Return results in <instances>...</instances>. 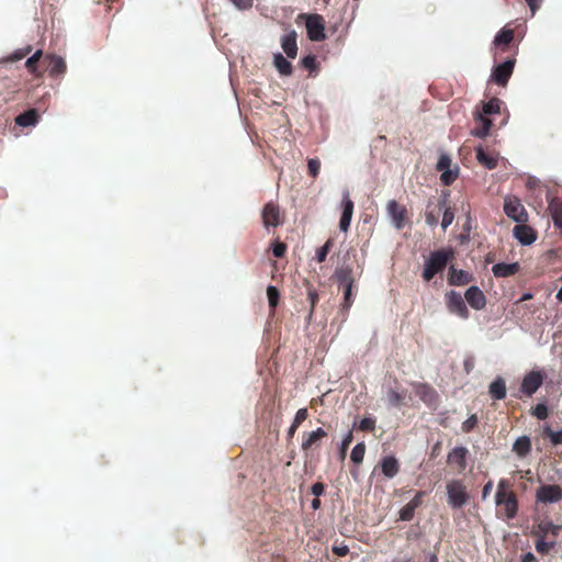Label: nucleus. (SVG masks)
Listing matches in <instances>:
<instances>
[{
	"label": "nucleus",
	"mask_w": 562,
	"mask_h": 562,
	"mask_svg": "<svg viewBox=\"0 0 562 562\" xmlns=\"http://www.w3.org/2000/svg\"><path fill=\"white\" fill-rule=\"evenodd\" d=\"M515 63V58H508L504 63L496 65L493 68L491 80L501 87H506L513 75Z\"/></svg>",
	"instance_id": "nucleus-8"
},
{
	"label": "nucleus",
	"mask_w": 562,
	"mask_h": 562,
	"mask_svg": "<svg viewBox=\"0 0 562 562\" xmlns=\"http://www.w3.org/2000/svg\"><path fill=\"white\" fill-rule=\"evenodd\" d=\"M412 385L416 396H418L422 402H424L428 407L437 408L439 395L431 385L420 382L413 383Z\"/></svg>",
	"instance_id": "nucleus-9"
},
{
	"label": "nucleus",
	"mask_w": 562,
	"mask_h": 562,
	"mask_svg": "<svg viewBox=\"0 0 562 562\" xmlns=\"http://www.w3.org/2000/svg\"><path fill=\"white\" fill-rule=\"evenodd\" d=\"M477 425V417L476 415H471L467 420H464L462 423V431L468 434L470 432L472 429H474Z\"/></svg>",
	"instance_id": "nucleus-49"
},
{
	"label": "nucleus",
	"mask_w": 562,
	"mask_h": 562,
	"mask_svg": "<svg viewBox=\"0 0 562 562\" xmlns=\"http://www.w3.org/2000/svg\"><path fill=\"white\" fill-rule=\"evenodd\" d=\"M325 437H327V432L323 428L303 432L301 445L302 450L304 452H308L312 448L318 447Z\"/></svg>",
	"instance_id": "nucleus-19"
},
{
	"label": "nucleus",
	"mask_w": 562,
	"mask_h": 562,
	"mask_svg": "<svg viewBox=\"0 0 562 562\" xmlns=\"http://www.w3.org/2000/svg\"><path fill=\"white\" fill-rule=\"evenodd\" d=\"M543 436L548 437L553 446L562 445V429L554 431L550 427H544Z\"/></svg>",
	"instance_id": "nucleus-42"
},
{
	"label": "nucleus",
	"mask_w": 562,
	"mask_h": 562,
	"mask_svg": "<svg viewBox=\"0 0 562 562\" xmlns=\"http://www.w3.org/2000/svg\"><path fill=\"white\" fill-rule=\"evenodd\" d=\"M231 1L239 10H248L254 4V0H231Z\"/></svg>",
	"instance_id": "nucleus-56"
},
{
	"label": "nucleus",
	"mask_w": 562,
	"mask_h": 562,
	"mask_svg": "<svg viewBox=\"0 0 562 562\" xmlns=\"http://www.w3.org/2000/svg\"><path fill=\"white\" fill-rule=\"evenodd\" d=\"M425 491H418L415 496L400 510V519L403 521H411L414 518L415 510L422 506L424 497L426 496Z\"/></svg>",
	"instance_id": "nucleus-15"
},
{
	"label": "nucleus",
	"mask_w": 562,
	"mask_h": 562,
	"mask_svg": "<svg viewBox=\"0 0 562 562\" xmlns=\"http://www.w3.org/2000/svg\"><path fill=\"white\" fill-rule=\"evenodd\" d=\"M333 552L338 557H345L349 553V547L345 543L333 547Z\"/></svg>",
	"instance_id": "nucleus-57"
},
{
	"label": "nucleus",
	"mask_w": 562,
	"mask_h": 562,
	"mask_svg": "<svg viewBox=\"0 0 562 562\" xmlns=\"http://www.w3.org/2000/svg\"><path fill=\"white\" fill-rule=\"evenodd\" d=\"M493 488V482L492 481H488L484 486H483V490H482V498L485 499L491 491Z\"/></svg>",
	"instance_id": "nucleus-60"
},
{
	"label": "nucleus",
	"mask_w": 562,
	"mask_h": 562,
	"mask_svg": "<svg viewBox=\"0 0 562 562\" xmlns=\"http://www.w3.org/2000/svg\"><path fill=\"white\" fill-rule=\"evenodd\" d=\"M334 278L338 282L339 288L342 289L344 299L341 302L340 310L341 313H344V315L347 316L355 301L352 290L353 288L357 289L353 268L349 265H342L340 267H337L334 272Z\"/></svg>",
	"instance_id": "nucleus-1"
},
{
	"label": "nucleus",
	"mask_w": 562,
	"mask_h": 562,
	"mask_svg": "<svg viewBox=\"0 0 562 562\" xmlns=\"http://www.w3.org/2000/svg\"><path fill=\"white\" fill-rule=\"evenodd\" d=\"M532 414L540 420H543L548 417V407L546 404L539 403L533 408Z\"/></svg>",
	"instance_id": "nucleus-51"
},
{
	"label": "nucleus",
	"mask_w": 562,
	"mask_h": 562,
	"mask_svg": "<svg viewBox=\"0 0 562 562\" xmlns=\"http://www.w3.org/2000/svg\"><path fill=\"white\" fill-rule=\"evenodd\" d=\"M446 196L438 200L429 199L425 211V221L427 225L435 227L439 222V215L445 209Z\"/></svg>",
	"instance_id": "nucleus-12"
},
{
	"label": "nucleus",
	"mask_w": 562,
	"mask_h": 562,
	"mask_svg": "<svg viewBox=\"0 0 562 562\" xmlns=\"http://www.w3.org/2000/svg\"><path fill=\"white\" fill-rule=\"evenodd\" d=\"M353 436L352 431H349L342 439L341 446H340V457L344 459L346 457V451L349 448L350 443L352 442Z\"/></svg>",
	"instance_id": "nucleus-53"
},
{
	"label": "nucleus",
	"mask_w": 562,
	"mask_h": 562,
	"mask_svg": "<svg viewBox=\"0 0 562 562\" xmlns=\"http://www.w3.org/2000/svg\"><path fill=\"white\" fill-rule=\"evenodd\" d=\"M448 280L451 285L460 286V285L469 284L473 280V277L468 271L458 270V269L451 267Z\"/></svg>",
	"instance_id": "nucleus-29"
},
{
	"label": "nucleus",
	"mask_w": 562,
	"mask_h": 562,
	"mask_svg": "<svg viewBox=\"0 0 562 562\" xmlns=\"http://www.w3.org/2000/svg\"><path fill=\"white\" fill-rule=\"evenodd\" d=\"M312 508L314 510H317L321 508V501L318 497H315L313 501H312Z\"/></svg>",
	"instance_id": "nucleus-64"
},
{
	"label": "nucleus",
	"mask_w": 562,
	"mask_h": 562,
	"mask_svg": "<svg viewBox=\"0 0 562 562\" xmlns=\"http://www.w3.org/2000/svg\"><path fill=\"white\" fill-rule=\"evenodd\" d=\"M488 393L494 400H503L506 397V383L502 376H497L488 386Z\"/></svg>",
	"instance_id": "nucleus-30"
},
{
	"label": "nucleus",
	"mask_w": 562,
	"mask_h": 562,
	"mask_svg": "<svg viewBox=\"0 0 562 562\" xmlns=\"http://www.w3.org/2000/svg\"><path fill=\"white\" fill-rule=\"evenodd\" d=\"M272 252L274 257L282 258L286 252V245L281 241H274L272 244Z\"/></svg>",
	"instance_id": "nucleus-52"
},
{
	"label": "nucleus",
	"mask_w": 562,
	"mask_h": 562,
	"mask_svg": "<svg viewBox=\"0 0 562 562\" xmlns=\"http://www.w3.org/2000/svg\"><path fill=\"white\" fill-rule=\"evenodd\" d=\"M464 299L476 311L483 310L486 305V296L476 285H472L465 291Z\"/></svg>",
	"instance_id": "nucleus-18"
},
{
	"label": "nucleus",
	"mask_w": 562,
	"mask_h": 562,
	"mask_svg": "<svg viewBox=\"0 0 562 562\" xmlns=\"http://www.w3.org/2000/svg\"><path fill=\"white\" fill-rule=\"evenodd\" d=\"M341 206H342V213H341V217L339 221V228L341 232H347L350 226V222H351L352 214H353V206H355L353 201L349 196L348 190H346L342 194Z\"/></svg>",
	"instance_id": "nucleus-16"
},
{
	"label": "nucleus",
	"mask_w": 562,
	"mask_h": 562,
	"mask_svg": "<svg viewBox=\"0 0 562 562\" xmlns=\"http://www.w3.org/2000/svg\"><path fill=\"white\" fill-rule=\"evenodd\" d=\"M476 159L480 165L484 166L488 170H493L498 165V157L492 153L485 151L482 147L475 149Z\"/></svg>",
	"instance_id": "nucleus-27"
},
{
	"label": "nucleus",
	"mask_w": 562,
	"mask_h": 562,
	"mask_svg": "<svg viewBox=\"0 0 562 562\" xmlns=\"http://www.w3.org/2000/svg\"><path fill=\"white\" fill-rule=\"evenodd\" d=\"M520 270V265L518 262L513 263H496L492 267V272L496 278H507L516 274Z\"/></svg>",
	"instance_id": "nucleus-25"
},
{
	"label": "nucleus",
	"mask_w": 562,
	"mask_h": 562,
	"mask_svg": "<svg viewBox=\"0 0 562 562\" xmlns=\"http://www.w3.org/2000/svg\"><path fill=\"white\" fill-rule=\"evenodd\" d=\"M40 114L36 109H30L15 117V124L22 127L35 126L38 123Z\"/></svg>",
	"instance_id": "nucleus-28"
},
{
	"label": "nucleus",
	"mask_w": 562,
	"mask_h": 562,
	"mask_svg": "<svg viewBox=\"0 0 562 562\" xmlns=\"http://www.w3.org/2000/svg\"><path fill=\"white\" fill-rule=\"evenodd\" d=\"M267 297L270 308H276L279 304L280 299L279 290L274 285H269L267 288Z\"/></svg>",
	"instance_id": "nucleus-43"
},
{
	"label": "nucleus",
	"mask_w": 562,
	"mask_h": 562,
	"mask_svg": "<svg viewBox=\"0 0 562 562\" xmlns=\"http://www.w3.org/2000/svg\"><path fill=\"white\" fill-rule=\"evenodd\" d=\"M475 127L472 130V135L479 138H484L490 134L492 127V121L481 113H477L474 117Z\"/></svg>",
	"instance_id": "nucleus-23"
},
{
	"label": "nucleus",
	"mask_w": 562,
	"mask_h": 562,
	"mask_svg": "<svg viewBox=\"0 0 562 562\" xmlns=\"http://www.w3.org/2000/svg\"><path fill=\"white\" fill-rule=\"evenodd\" d=\"M366 453V445L364 442L357 443L350 454V459L353 463L360 464L363 461Z\"/></svg>",
	"instance_id": "nucleus-40"
},
{
	"label": "nucleus",
	"mask_w": 562,
	"mask_h": 562,
	"mask_svg": "<svg viewBox=\"0 0 562 562\" xmlns=\"http://www.w3.org/2000/svg\"><path fill=\"white\" fill-rule=\"evenodd\" d=\"M42 56L43 52L38 49L25 61L26 69L35 77H41L44 72V70L40 69V61Z\"/></svg>",
	"instance_id": "nucleus-33"
},
{
	"label": "nucleus",
	"mask_w": 562,
	"mask_h": 562,
	"mask_svg": "<svg viewBox=\"0 0 562 562\" xmlns=\"http://www.w3.org/2000/svg\"><path fill=\"white\" fill-rule=\"evenodd\" d=\"M514 40V30L508 27H503L494 37L493 44L495 47L499 48L502 52H505L509 44Z\"/></svg>",
	"instance_id": "nucleus-26"
},
{
	"label": "nucleus",
	"mask_w": 562,
	"mask_h": 562,
	"mask_svg": "<svg viewBox=\"0 0 562 562\" xmlns=\"http://www.w3.org/2000/svg\"><path fill=\"white\" fill-rule=\"evenodd\" d=\"M442 221H441V227L443 231L450 226L454 220V213L448 204H445V209L442 210Z\"/></svg>",
	"instance_id": "nucleus-44"
},
{
	"label": "nucleus",
	"mask_w": 562,
	"mask_h": 562,
	"mask_svg": "<svg viewBox=\"0 0 562 562\" xmlns=\"http://www.w3.org/2000/svg\"><path fill=\"white\" fill-rule=\"evenodd\" d=\"M451 158L447 154H441L437 161L436 169L442 172L445 170L451 169Z\"/></svg>",
	"instance_id": "nucleus-47"
},
{
	"label": "nucleus",
	"mask_w": 562,
	"mask_h": 562,
	"mask_svg": "<svg viewBox=\"0 0 562 562\" xmlns=\"http://www.w3.org/2000/svg\"><path fill=\"white\" fill-rule=\"evenodd\" d=\"M305 20L307 36L313 42H322L326 38L325 20L319 14H300Z\"/></svg>",
	"instance_id": "nucleus-5"
},
{
	"label": "nucleus",
	"mask_w": 562,
	"mask_h": 562,
	"mask_svg": "<svg viewBox=\"0 0 562 562\" xmlns=\"http://www.w3.org/2000/svg\"><path fill=\"white\" fill-rule=\"evenodd\" d=\"M261 218L267 229L281 225L282 217L279 205L272 201L266 203L261 212Z\"/></svg>",
	"instance_id": "nucleus-11"
},
{
	"label": "nucleus",
	"mask_w": 562,
	"mask_h": 562,
	"mask_svg": "<svg viewBox=\"0 0 562 562\" xmlns=\"http://www.w3.org/2000/svg\"><path fill=\"white\" fill-rule=\"evenodd\" d=\"M463 367H464V370L467 371V373H470L474 367L473 359L472 358L465 359L463 362Z\"/></svg>",
	"instance_id": "nucleus-63"
},
{
	"label": "nucleus",
	"mask_w": 562,
	"mask_h": 562,
	"mask_svg": "<svg viewBox=\"0 0 562 562\" xmlns=\"http://www.w3.org/2000/svg\"><path fill=\"white\" fill-rule=\"evenodd\" d=\"M381 468H382L383 474L389 479L394 477L400 471L398 461L396 460V458H394L392 456L384 457L382 459Z\"/></svg>",
	"instance_id": "nucleus-32"
},
{
	"label": "nucleus",
	"mask_w": 562,
	"mask_h": 562,
	"mask_svg": "<svg viewBox=\"0 0 562 562\" xmlns=\"http://www.w3.org/2000/svg\"><path fill=\"white\" fill-rule=\"evenodd\" d=\"M561 530H562L561 525H554L550 520H543L537 525V527L532 533L536 537L547 538L549 535H551L553 538H555L559 536Z\"/></svg>",
	"instance_id": "nucleus-22"
},
{
	"label": "nucleus",
	"mask_w": 562,
	"mask_h": 562,
	"mask_svg": "<svg viewBox=\"0 0 562 562\" xmlns=\"http://www.w3.org/2000/svg\"><path fill=\"white\" fill-rule=\"evenodd\" d=\"M307 170L308 175L313 178H316L319 175L321 170V161L317 158H310L307 160Z\"/></svg>",
	"instance_id": "nucleus-46"
},
{
	"label": "nucleus",
	"mask_w": 562,
	"mask_h": 562,
	"mask_svg": "<svg viewBox=\"0 0 562 562\" xmlns=\"http://www.w3.org/2000/svg\"><path fill=\"white\" fill-rule=\"evenodd\" d=\"M32 50L31 46H27L24 49H18L15 50L10 57L9 60L16 61L23 59L27 54H30Z\"/></svg>",
	"instance_id": "nucleus-54"
},
{
	"label": "nucleus",
	"mask_w": 562,
	"mask_h": 562,
	"mask_svg": "<svg viewBox=\"0 0 562 562\" xmlns=\"http://www.w3.org/2000/svg\"><path fill=\"white\" fill-rule=\"evenodd\" d=\"M459 177V167L454 166L441 172L440 180L445 186H451Z\"/></svg>",
	"instance_id": "nucleus-38"
},
{
	"label": "nucleus",
	"mask_w": 562,
	"mask_h": 562,
	"mask_svg": "<svg viewBox=\"0 0 562 562\" xmlns=\"http://www.w3.org/2000/svg\"><path fill=\"white\" fill-rule=\"evenodd\" d=\"M307 300L310 303V312L307 315L308 322L312 319L314 315L315 307L318 303L319 296L315 288H313L311 284L307 288Z\"/></svg>",
	"instance_id": "nucleus-37"
},
{
	"label": "nucleus",
	"mask_w": 562,
	"mask_h": 562,
	"mask_svg": "<svg viewBox=\"0 0 562 562\" xmlns=\"http://www.w3.org/2000/svg\"><path fill=\"white\" fill-rule=\"evenodd\" d=\"M505 214L517 223H526L528 221V213L520 200L516 196H506L504 201Z\"/></svg>",
	"instance_id": "nucleus-6"
},
{
	"label": "nucleus",
	"mask_w": 562,
	"mask_h": 562,
	"mask_svg": "<svg viewBox=\"0 0 562 562\" xmlns=\"http://www.w3.org/2000/svg\"><path fill=\"white\" fill-rule=\"evenodd\" d=\"M536 550L540 554H547L551 549L555 547V540L547 541V538L537 537Z\"/></svg>",
	"instance_id": "nucleus-39"
},
{
	"label": "nucleus",
	"mask_w": 562,
	"mask_h": 562,
	"mask_svg": "<svg viewBox=\"0 0 562 562\" xmlns=\"http://www.w3.org/2000/svg\"><path fill=\"white\" fill-rule=\"evenodd\" d=\"M273 65L282 76H291L293 72L292 64L281 53L274 54Z\"/></svg>",
	"instance_id": "nucleus-34"
},
{
	"label": "nucleus",
	"mask_w": 562,
	"mask_h": 562,
	"mask_svg": "<svg viewBox=\"0 0 562 562\" xmlns=\"http://www.w3.org/2000/svg\"><path fill=\"white\" fill-rule=\"evenodd\" d=\"M447 503L452 509L464 507L471 498L467 485L462 480L453 479L446 484Z\"/></svg>",
	"instance_id": "nucleus-4"
},
{
	"label": "nucleus",
	"mask_w": 562,
	"mask_h": 562,
	"mask_svg": "<svg viewBox=\"0 0 562 562\" xmlns=\"http://www.w3.org/2000/svg\"><path fill=\"white\" fill-rule=\"evenodd\" d=\"M296 37V32L292 30L281 38V47L289 58H295L297 55Z\"/></svg>",
	"instance_id": "nucleus-24"
},
{
	"label": "nucleus",
	"mask_w": 562,
	"mask_h": 562,
	"mask_svg": "<svg viewBox=\"0 0 562 562\" xmlns=\"http://www.w3.org/2000/svg\"><path fill=\"white\" fill-rule=\"evenodd\" d=\"M532 13V15L535 14V12L539 9L540 7V2L541 0H525Z\"/></svg>",
	"instance_id": "nucleus-59"
},
{
	"label": "nucleus",
	"mask_w": 562,
	"mask_h": 562,
	"mask_svg": "<svg viewBox=\"0 0 562 562\" xmlns=\"http://www.w3.org/2000/svg\"><path fill=\"white\" fill-rule=\"evenodd\" d=\"M453 256L454 252L451 248H442L430 252L428 259L425 261L422 273L424 281L429 282L437 273L443 271Z\"/></svg>",
	"instance_id": "nucleus-2"
},
{
	"label": "nucleus",
	"mask_w": 562,
	"mask_h": 562,
	"mask_svg": "<svg viewBox=\"0 0 562 562\" xmlns=\"http://www.w3.org/2000/svg\"><path fill=\"white\" fill-rule=\"evenodd\" d=\"M386 210L392 218L393 225L397 229H402L407 221V210L404 205L398 204L395 200L387 202Z\"/></svg>",
	"instance_id": "nucleus-13"
},
{
	"label": "nucleus",
	"mask_w": 562,
	"mask_h": 562,
	"mask_svg": "<svg viewBox=\"0 0 562 562\" xmlns=\"http://www.w3.org/2000/svg\"><path fill=\"white\" fill-rule=\"evenodd\" d=\"M513 232L521 245H531L537 239V232L524 223L516 225Z\"/></svg>",
	"instance_id": "nucleus-20"
},
{
	"label": "nucleus",
	"mask_w": 562,
	"mask_h": 562,
	"mask_svg": "<svg viewBox=\"0 0 562 562\" xmlns=\"http://www.w3.org/2000/svg\"><path fill=\"white\" fill-rule=\"evenodd\" d=\"M468 456V448L463 446L454 447L447 456V463L457 467L458 473H462L467 469Z\"/></svg>",
	"instance_id": "nucleus-14"
},
{
	"label": "nucleus",
	"mask_w": 562,
	"mask_h": 562,
	"mask_svg": "<svg viewBox=\"0 0 562 562\" xmlns=\"http://www.w3.org/2000/svg\"><path fill=\"white\" fill-rule=\"evenodd\" d=\"M508 482L501 480L497 485L495 503L498 507H503L506 519H514L518 513V499L516 494L508 488Z\"/></svg>",
	"instance_id": "nucleus-3"
},
{
	"label": "nucleus",
	"mask_w": 562,
	"mask_h": 562,
	"mask_svg": "<svg viewBox=\"0 0 562 562\" xmlns=\"http://www.w3.org/2000/svg\"><path fill=\"white\" fill-rule=\"evenodd\" d=\"M513 451L519 458H526L531 451V440L528 436H521L513 445Z\"/></svg>",
	"instance_id": "nucleus-31"
},
{
	"label": "nucleus",
	"mask_w": 562,
	"mask_h": 562,
	"mask_svg": "<svg viewBox=\"0 0 562 562\" xmlns=\"http://www.w3.org/2000/svg\"><path fill=\"white\" fill-rule=\"evenodd\" d=\"M311 491L316 497H319L325 492V485L322 482H317L312 485Z\"/></svg>",
	"instance_id": "nucleus-58"
},
{
	"label": "nucleus",
	"mask_w": 562,
	"mask_h": 562,
	"mask_svg": "<svg viewBox=\"0 0 562 562\" xmlns=\"http://www.w3.org/2000/svg\"><path fill=\"white\" fill-rule=\"evenodd\" d=\"M297 428H299V426H294V424H291V426L289 427L288 432H286V440L288 441L293 439Z\"/></svg>",
	"instance_id": "nucleus-62"
},
{
	"label": "nucleus",
	"mask_w": 562,
	"mask_h": 562,
	"mask_svg": "<svg viewBox=\"0 0 562 562\" xmlns=\"http://www.w3.org/2000/svg\"><path fill=\"white\" fill-rule=\"evenodd\" d=\"M445 297L447 308L451 314H454L462 319H468L470 317L469 310L464 302L465 299L462 297L460 293L450 291L446 293Z\"/></svg>",
	"instance_id": "nucleus-7"
},
{
	"label": "nucleus",
	"mask_w": 562,
	"mask_h": 562,
	"mask_svg": "<svg viewBox=\"0 0 562 562\" xmlns=\"http://www.w3.org/2000/svg\"><path fill=\"white\" fill-rule=\"evenodd\" d=\"M334 246V240L331 238L327 239L326 243L317 249V252H316V260L317 262L322 263L326 260V257L328 255V252L330 251V249L333 248Z\"/></svg>",
	"instance_id": "nucleus-41"
},
{
	"label": "nucleus",
	"mask_w": 562,
	"mask_h": 562,
	"mask_svg": "<svg viewBox=\"0 0 562 562\" xmlns=\"http://www.w3.org/2000/svg\"><path fill=\"white\" fill-rule=\"evenodd\" d=\"M43 63H47L46 69L52 77H58L66 72L67 66L64 58L60 56L47 55Z\"/></svg>",
	"instance_id": "nucleus-21"
},
{
	"label": "nucleus",
	"mask_w": 562,
	"mask_h": 562,
	"mask_svg": "<svg viewBox=\"0 0 562 562\" xmlns=\"http://www.w3.org/2000/svg\"><path fill=\"white\" fill-rule=\"evenodd\" d=\"M308 417V411L306 407L304 408H300L295 416H294V419L292 422V424H294V426H301L303 422H305Z\"/></svg>",
	"instance_id": "nucleus-50"
},
{
	"label": "nucleus",
	"mask_w": 562,
	"mask_h": 562,
	"mask_svg": "<svg viewBox=\"0 0 562 562\" xmlns=\"http://www.w3.org/2000/svg\"><path fill=\"white\" fill-rule=\"evenodd\" d=\"M520 562H538L537 558L531 552H527L520 559Z\"/></svg>",
	"instance_id": "nucleus-61"
},
{
	"label": "nucleus",
	"mask_w": 562,
	"mask_h": 562,
	"mask_svg": "<svg viewBox=\"0 0 562 562\" xmlns=\"http://www.w3.org/2000/svg\"><path fill=\"white\" fill-rule=\"evenodd\" d=\"M537 502L543 504L558 503L562 499V487L557 484L541 485L536 493Z\"/></svg>",
	"instance_id": "nucleus-10"
},
{
	"label": "nucleus",
	"mask_w": 562,
	"mask_h": 562,
	"mask_svg": "<svg viewBox=\"0 0 562 562\" xmlns=\"http://www.w3.org/2000/svg\"><path fill=\"white\" fill-rule=\"evenodd\" d=\"M501 104L502 101L498 98H492L487 102L483 103L482 112L480 113L484 116L497 114L501 112Z\"/></svg>",
	"instance_id": "nucleus-36"
},
{
	"label": "nucleus",
	"mask_w": 562,
	"mask_h": 562,
	"mask_svg": "<svg viewBox=\"0 0 562 562\" xmlns=\"http://www.w3.org/2000/svg\"><path fill=\"white\" fill-rule=\"evenodd\" d=\"M358 428L362 431H373L375 429V419L372 417H364L359 423Z\"/></svg>",
	"instance_id": "nucleus-48"
},
{
	"label": "nucleus",
	"mask_w": 562,
	"mask_h": 562,
	"mask_svg": "<svg viewBox=\"0 0 562 562\" xmlns=\"http://www.w3.org/2000/svg\"><path fill=\"white\" fill-rule=\"evenodd\" d=\"M549 210L554 225L562 231V202L552 200L549 204Z\"/></svg>",
	"instance_id": "nucleus-35"
},
{
	"label": "nucleus",
	"mask_w": 562,
	"mask_h": 562,
	"mask_svg": "<svg viewBox=\"0 0 562 562\" xmlns=\"http://www.w3.org/2000/svg\"><path fill=\"white\" fill-rule=\"evenodd\" d=\"M405 394L400 393L395 390H389L387 392V401L392 406H401L404 402Z\"/></svg>",
	"instance_id": "nucleus-45"
},
{
	"label": "nucleus",
	"mask_w": 562,
	"mask_h": 562,
	"mask_svg": "<svg viewBox=\"0 0 562 562\" xmlns=\"http://www.w3.org/2000/svg\"><path fill=\"white\" fill-rule=\"evenodd\" d=\"M301 65L305 69L314 70L316 68V58L313 55H307L302 58Z\"/></svg>",
	"instance_id": "nucleus-55"
},
{
	"label": "nucleus",
	"mask_w": 562,
	"mask_h": 562,
	"mask_svg": "<svg viewBox=\"0 0 562 562\" xmlns=\"http://www.w3.org/2000/svg\"><path fill=\"white\" fill-rule=\"evenodd\" d=\"M542 382V374L538 371H531L522 379L520 390L525 395L531 396L541 386Z\"/></svg>",
	"instance_id": "nucleus-17"
}]
</instances>
